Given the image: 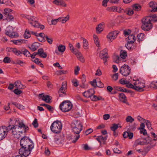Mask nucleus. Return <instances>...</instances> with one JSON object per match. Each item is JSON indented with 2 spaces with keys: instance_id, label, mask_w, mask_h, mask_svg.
Listing matches in <instances>:
<instances>
[{
  "instance_id": "obj_5",
  "label": "nucleus",
  "mask_w": 157,
  "mask_h": 157,
  "mask_svg": "<svg viewBox=\"0 0 157 157\" xmlns=\"http://www.w3.org/2000/svg\"><path fill=\"white\" fill-rule=\"evenodd\" d=\"M50 129L54 133H59L62 129L61 122L58 121H54L52 124Z\"/></svg>"
},
{
  "instance_id": "obj_45",
  "label": "nucleus",
  "mask_w": 157,
  "mask_h": 157,
  "mask_svg": "<svg viewBox=\"0 0 157 157\" xmlns=\"http://www.w3.org/2000/svg\"><path fill=\"white\" fill-rule=\"evenodd\" d=\"M22 54L26 57H29L30 56L31 54L29 51L26 49H25L24 51H22Z\"/></svg>"
},
{
  "instance_id": "obj_15",
  "label": "nucleus",
  "mask_w": 157,
  "mask_h": 157,
  "mask_svg": "<svg viewBox=\"0 0 157 157\" xmlns=\"http://www.w3.org/2000/svg\"><path fill=\"white\" fill-rule=\"evenodd\" d=\"M53 3L56 5L62 7H66L67 5L63 0H54Z\"/></svg>"
},
{
  "instance_id": "obj_16",
  "label": "nucleus",
  "mask_w": 157,
  "mask_h": 157,
  "mask_svg": "<svg viewBox=\"0 0 157 157\" xmlns=\"http://www.w3.org/2000/svg\"><path fill=\"white\" fill-rule=\"evenodd\" d=\"M14 86L19 89H24L26 88V86L23 85L20 80H17L14 82Z\"/></svg>"
},
{
  "instance_id": "obj_46",
  "label": "nucleus",
  "mask_w": 157,
  "mask_h": 157,
  "mask_svg": "<svg viewBox=\"0 0 157 157\" xmlns=\"http://www.w3.org/2000/svg\"><path fill=\"white\" fill-rule=\"evenodd\" d=\"M118 124H113L112 126L110 128L111 130L114 131L118 128Z\"/></svg>"
},
{
  "instance_id": "obj_44",
  "label": "nucleus",
  "mask_w": 157,
  "mask_h": 157,
  "mask_svg": "<svg viewBox=\"0 0 157 157\" xmlns=\"http://www.w3.org/2000/svg\"><path fill=\"white\" fill-rule=\"evenodd\" d=\"M136 124H134L133 125L131 126H128L127 127V130L128 131H133L136 129Z\"/></svg>"
},
{
  "instance_id": "obj_40",
  "label": "nucleus",
  "mask_w": 157,
  "mask_h": 157,
  "mask_svg": "<svg viewBox=\"0 0 157 157\" xmlns=\"http://www.w3.org/2000/svg\"><path fill=\"white\" fill-rule=\"evenodd\" d=\"M69 47L70 50L74 54L76 53L78 51V50L74 48L73 45L71 44H69Z\"/></svg>"
},
{
  "instance_id": "obj_41",
  "label": "nucleus",
  "mask_w": 157,
  "mask_h": 157,
  "mask_svg": "<svg viewBox=\"0 0 157 157\" xmlns=\"http://www.w3.org/2000/svg\"><path fill=\"white\" fill-rule=\"evenodd\" d=\"M83 44L84 48L85 49H87L88 48V43L86 40L85 38H83Z\"/></svg>"
},
{
  "instance_id": "obj_20",
  "label": "nucleus",
  "mask_w": 157,
  "mask_h": 157,
  "mask_svg": "<svg viewBox=\"0 0 157 157\" xmlns=\"http://www.w3.org/2000/svg\"><path fill=\"white\" fill-rule=\"evenodd\" d=\"M43 94H39V96L41 97L42 98V99L45 101L46 102L49 103L50 102V100L51 99L50 98L49 96L48 95L42 96Z\"/></svg>"
},
{
  "instance_id": "obj_23",
  "label": "nucleus",
  "mask_w": 157,
  "mask_h": 157,
  "mask_svg": "<svg viewBox=\"0 0 157 157\" xmlns=\"http://www.w3.org/2000/svg\"><path fill=\"white\" fill-rule=\"evenodd\" d=\"M12 11V10L10 9H4V12L3 13L5 14H8L9 15L11 16L12 17V18L8 19V21H13L14 19L13 16L10 13V12Z\"/></svg>"
},
{
  "instance_id": "obj_18",
  "label": "nucleus",
  "mask_w": 157,
  "mask_h": 157,
  "mask_svg": "<svg viewBox=\"0 0 157 157\" xmlns=\"http://www.w3.org/2000/svg\"><path fill=\"white\" fill-rule=\"evenodd\" d=\"M149 6L152 9L151 10V12H155L157 11V7H156L157 4L156 2H151L149 3Z\"/></svg>"
},
{
  "instance_id": "obj_13",
  "label": "nucleus",
  "mask_w": 157,
  "mask_h": 157,
  "mask_svg": "<svg viewBox=\"0 0 157 157\" xmlns=\"http://www.w3.org/2000/svg\"><path fill=\"white\" fill-rule=\"evenodd\" d=\"M94 94V90L93 89H91L83 92V95L86 98H90Z\"/></svg>"
},
{
  "instance_id": "obj_63",
  "label": "nucleus",
  "mask_w": 157,
  "mask_h": 157,
  "mask_svg": "<svg viewBox=\"0 0 157 157\" xmlns=\"http://www.w3.org/2000/svg\"><path fill=\"white\" fill-rule=\"evenodd\" d=\"M99 136L100 140L101 142V140L105 142L106 140L107 139V138L106 136L103 137L102 136Z\"/></svg>"
},
{
  "instance_id": "obj_35",
  "label": "nucleus",
  "mask_w": 157,
  "mask_h": 157,
  "mask_svg": "<svg viewBox=\"0 0 157 157\" xmlns=\"http://www.w3.org/2000/svg\"><path fill=\"white\" fill-rule=\"evenodd\" d=\"M120 57L121 58V59H123V61H125L124 60V59H125L126 57L127 56V54L126 52L124 50H122L121 51V54L120 55Z\"/></svg>"
},
{
  "instance_id": "obj_19",
  "label": "nucleus",
  "mask_w": 157,
  "mask_h": 157,
  "mask_svg": "<svg viewBox=\"0 0 157 157\" xmlns=\"http://www.w3.org/2000/svg\"><path fill=\"white\" fill-rule=\"evenodd\" d=\"M67 89V86L66 83L63 82L62 83V87L59 89L58 92L63 93L64 95H66L65 90Z\"/></svg>"
},
{
  "instance_id": "obj_37",
  "label": "nucleus",
  "mask_w": 157,
  "mask_h": 157,
  "mask_svg": "<svg viewBox=\"0 0 157 157\" xmlns=\"http://www.w3.org/2000/svg\"><path fill=\"white\" fill-rule=\"evenodd\" d=\"M150 87L151 88L153 89L154 90L157 89V82H152L150 84Z\"/></svg>"
},
{
  "instance_id": "obj_32",
  "label": "nucleus",
  "mask_w": 157,
  "mask_h": 157,
  "mask_svg": "<svg viewBox=\"0 0 157 157\" xmlns=\"http://www.w3.org/2000/svg\"><path fill=\"white\" fill-rule=\"evenodd\" d=\"M69 18V16L68 15L65 17H62L59 18V21L61 22L62 23H65L68 20Z\"/></svg>"
},
{
  "instance_id": "obj_52",
  "label": "nucleus",
  "mask_w": 157,
  "mask_h": 157,
  "mask_svg": "<svg viewBox=\"0 0 157 157\" xmlns=\"http://www.w3.org/2000/svg\"><path fill=\"white\" fill-rule=\"evenodd\" d=\"M45 37L46 38L48 42L50 44H51L52 43L53 39L51 38H49L46 35L45 36Z\"/></svg>"
},
{
  "instance_id": "obj_31",
  "label": "nucleus",
  "mask_w": 157,
  "mask_h": 157,
  "mask_svg": "<svg viewBox=\"0 0 157 157\" xmlns=\"http://www.w3.org/2000/svg\"><path fill=\"white\" fill-rule=\"evenodd\" d=\"M77 58L82 62H84V59L82 56L80 52H79L78 51L75 54Z\"/></svg>"
},
{
  "instance_id": "obj_2",
  "label": "nucleus",
  "mask_w": 157,
  "mask_h": 157,
  "mask_svg": "<svg viewBox=\"0 0 157 157\" xmlns=\"http://www.w3.org/2000/svg\"><path fill=\"white\" fill-rule=\"evenodd\" d=\"M156 16L153 15L150 17H147L143 18L142 19V24L141 28L144 31H148L151 29L152 27V25L151 23V20L153 19L155 21H157Z\"/></svg>"
},
{
  "instance_id": "obj_39",
  "label": "nucleus",
  "mask_w": 157,
  "mask_h": 157,
  "mask_svg": "<svg viewBox=\"0 0 157 157\" xmlns=\"http://www.w3.org/2000/svg\"><path fill=\"white\" fill-rule=\"evenodd\" d=\"M33 18L34 19L33 17L31 18L32 19V21L30 22V23L34 27L37 28V27L39 26V23L36 21H33Z\"/></svg>"
},
{
  "instance_id": "obj_43",
  "label": "nucleus",
  "mask_w": 157,
  "mask_h": 157,
  "mask_svg": "<svg viewBox=\"0 0 157 157\" xmlns=\"http://www.w3.org/2000/svg\"><path fill=\"white\" fill-rule=\"evenodd\" d=\"M134 120L131 116H128L127 117L126 121L127 122L132 123Z\"/></svg>"
},
{
  "instance_id": "obj_42",
  "label": "nucleus",
  "mask_w": 157,
  "mask_h": 157,
  "mask_svg": "<svg viewBox=\"0 0 157 157\" xmlns=\"http://www.w3.org/2000/svg\"><path fill=\"white\" fill-rule=\"evenodd\" d=\"M17 127H19L21 128H23L24 129L25 131L28 130L29 129L28 127V126H25L22 123H19V125Z\"/></svg>"
},
{
  "instance_id": "obj_38",
  "label": "nucleus",
  "mask_w": 157,
  "mask_h": 157,
  "mask_svg": "<svg viewBox=\"0 0 157 157\" xmlns=\"http://www.w3.org/2000/svg\"><path fill=\"white\" fill-rule=\"evenodd\" d=\"M144 33H140L138 34L137 36L138 41L139 42L142 41L144 40Z\"/></svg>"
},
{
  "instance_id": "obj_48",
  "label": "nucleus",
  "mask_w": 157,
  "mask_h": 157,
  "mask_svg": "<svg viewBox=\"0 0 157 157\" xmlns=\"http://www.w3.org/2000/svg\"><path fill=\"white\" fill-rule=\"evenodd\" d=\"M10 2L8 0H0V4H4L7 5H10Z\"/></svg>"
},
{
  "instance_id": "obj_54",
  "label": "nucleus",
  "mask_w": 157,
  "mask_h": 157,
  "mask_svg": "<svg viewBox=\"0 0 157 157\" xmlns=\"http://www.w3.org/2000/svg\"><path fill=\"white\" fill-rule=\"evenodd\" d=\"M67 71H57V75H61L62 74H65L67 73Z\"/></svg>"
},
{
  "instance_id": "obj_51",
  "label": "nucleus",
  "mask_w": 157,
  "mask_h": 157,
  "mask_svg": "<svg viewBox=\"0 0 157 157\" xmlns=\"http://www.w3.org/2000/svg\"><path fill=\"white\" fill-rule=\"evenodd\" d=\"M126 85L127 87L128 88H132L134 89V84H132L130 83L129 81H128V82H127Z\"/></svg>"
},
{
  "instance_id": "obj_12",
  "label": "nucleus",
  "mask_w": 157,
  "mask_h": 157,
  "mask_svg": "<svg viewBox=\"0 0 157 157\" xmlns=\"http://www.w3.org/2000/svg\"><path fill=\"white\" fill-rule=\"evenodd\" d=\"M107 51V49L106 48H105L100 52L99 54V57L103 59L104 61V63L105 65L107 64L106 62L107 61V59L109 58Z\"/></svg>"
},
{
  "instance_id": "obj_3",
  "label": "nucleus",
  "mask_w": 157,
  "mask_h": 157,
  "mask_svg": "<svg viewBox=\"0 0 157 157\" xmlns=\"http://www.w3.org/2000/svg\"><path fill=\"white\" fill-rule=\"evenodd\" d=\"M17 126V125H10L7 127V130L8 132L11 131L14 137L18 139L22 135V131H20L21 128Z\"/></svg>"
},
{
  "instance_id": "obj_10",
  "label": "nucleus",
  "mask_w": 157,
  "mask_h": 157,
  "mask_svg": "<svg viewBox=\"0 0 157 157\" xmlns=\"http://www.w3.org/2000/svg\"><path fill=\"white\" fill-rule=\"evenodd\" d=\"M32 150L28 147H21L19 150V154L22 157H26L30 154Z\"/></svg>"
},
{
  "instance_id": "obj_7",
  "label": "nucleus",
  "mask_w": 157,
  "mask_h": 157,
  "mask_svg": "<svg viewBox=\"0 0 157 157\" xmlns=\"http://www.w3.org/2000/svg\"><path fill=\"white\" fill-rule=\"evenodd\" d=\"M6 34L12 38H16L18 36V34L14 31V29L10 26L6 28Z\"/></svg>"
},
{
  "instance_id": "obj_60",
  "label": "nucleus",
  "mask_w": 157,
  "mask_h": 157,
  "mask_svg": "<svg viewBox=\"0 0 157 157\" xmlns=\"http://www.w3.org/2000/svg\"><path fill=\"white\" fill-rule=\"evenodd\" d=\"M118 73H115L114 74L112 78L115 81H116L118 78Z\"/></svg>"
},
{
  "instance_id": "obj_8",
  "label": "nucleus",
  "mask_w": 157,
  "mask_h": 157,
  "mask_svg": "<svg viewBox=\"0 0 157 157\" xmlns=\"http://www.w3.org/2000/svg\"><path fill=\"white\" fill-rule=\"evenodd\" d=\"M133 84L134 90L140 92L144 91V88L145 87L144 83L139 80H136L135 81Z\"/></svg>"
},
{
  "instance_id": "obj_61",
  "label": "nucleus",
  "mask_w": 157,
  "mask_h": 157,
  "mask_svg": "<svg viewBox=\"0 0 157 157\" xmlns=\"http://www.w3.org/2000/svg\"><path fill=\"white\" fill-rule=\"evenodd\" d=\"M58 21H59V18L57 19H52L51 21L52 24L56 25Z\"/></svg>"
},
{
  "instance_id": "obj_30",
  "label": "nucleus",
  "mask_w": 157,
  "mask_h": 157,
  "mask_svg": "<svg viewBox=\"0 0 157 157\" xmlns=\"http://www.w3.org/2000/svg\"><path fill=\"white\" fill-rule=\"evenodd\" d=\"M38 44L37 43H34L31 46H29V48L33 51H34L38 48Z\"/></svg>"
},
{
  "instance_id": "obj_36",
  "label": "nucleus",
  "mask_w": 157,
  "mask_h": 157,
  "mask_svg": "<svg viewBox=\"0 0 157 157\" xmlns=\"http://www.w3.org/2000/svg\"><path fill=\"white\" fill-rule=\"evenodd\" d=\"M132 7L133 10L137 11L140 10L141 9V6L137 4L134 5Z\"/></svg>"
},
{
  "instance_id": "obj_27",
  "label": "nucleus",
  "mask_w": 157,
  "mask_h": 157,
  "mask_svg": "<svg viewBox=\"0 0 157 157\" xmlns=\"http://www.w3.org/2000/svg\"><path fill=\"white\" fill-rule=\"evenodd\" d=\"M12 18L11 16L9 15L8 14H5L4 13L2 14L0 13V19L3 18L4 20H6L8 21V19Z\"/></svg>"
},
{
  "instance_id": "obj_64",
  "label": "nucleus",
  "mask_w": 157,
  "mask_h": 157,
  "mask_svg": "<svg viewBox=\"0 0 157 157\" xmlns=\"http://www.w3.org/2000/svg\"><path fill=\"white\" fill-rule=\"evenodd\" d=\"M90 99L92 101H97L98 97L96 96L93 95V96L90 98Z\"/></svg>"
},
{
  "instance_id": "obj_26",
  "label": "nucleus",
  "mask_w": 157,
  "mask_h": 157,
  "mask_svg": "<svg viewBox=\"0 0 157 157\" xmlns=\"http://www.w3.org/2000/svg\"><path fill=\"white\" fill-rule=\"evenodd\" d=\"M144 145L143 139H140L137 140L135 142L134 146L136 147L138 145Z\"/></svg>"
},
{
  "instance_id": "obj_9",
  "label": "nucleus",
  "mask_w": 157,
  "mask_h": 157,
  "mask_svg": "<svg viewBox=\"0 0 157 157\" xmlns=\"http://www.w3.org/2000/svg\"><path fill=\"white\" fill-rule=\"evenodd\" d=\"M130 72V67L128 65L125 64L121 67L120 69V73L124 76L128 75Z\"/></svg>"
},
{
  "instance_id": "obj_29",
  "label": "nucleus",
  "mask_w": 157,
  "mask_h": 157,
  "mask_svg": "<svg viewBox=\"0 0 157 157\" xmlns=\"http://www.w3.org/2000/svg\"><path fill=\"white\" fill-rule=\"evenodd\" d=\"M118 7L116 6H113L110 7H107L106 10L109 12H118L119 10H118Z\"/></svg>"
},
{
  "instance_id": "obj_58",
  "label": "nucleus",
  "mask_w": 157,
  "mask_h": 157,
  "mask_svg": "<svg viewBox=\"0 0 157 157\" xmlns=\"http://www.w3.org/2000/svg\"><path fill=\"white\" fill-rule=\"evenodd\" d=\"M72 83H73V85L75 87H77L78 85V81L76 79L73 80L72 81Z\"/></svg>"
},
{
  "instance_id": "obj_34",
  "label": "nucleus",
  "mask_w": 157,
  "mask_h": 157,
  "mask_svg": "<svg viewBox=\"0 0 157 157\" xmlns=\"http://www.w3.org/2000/svg\"><path fill=\"white\" fill-rule=\"evenodd\" d=\"M13 53L18 56H21L22 54V52H21L18 50L16 48H14Z\"/></svg>"
},
{
  "instance_id": "obj_4",
  "label": "nucleus",
  "mask_w": 157,
  "mask_h": 157,
  "mask_svg": "<svg viewBox=\"0 0 157 157\" xmlns=\"http://www.w3.org/2000/svg\"><path fill=\"white\" fill-rule=\"evenodd\" d=\"M20 144L21 147H28L32 149L34 145L31 140L26 136L21 138L20 141Z\"/></svg>"
},
{
  "instance_id": "obj_1",
  "label": "nucleus",
  "mask_w": 157,
  "mask_h": 157,
  "mask_svg": "<svg viewBox=\"0 0 157 157\" xmlns=\"http://www.w3.org/2000/svg\"><path fill=\"white\" fill-rule=\"evenodd\" d=\"M72 131L73 134L70 136V139L72 140V143H75L78 139L80 137L79 133L82 130L83 125L80 121H75L71 124Z\"/></svg>"
},
{
  "instance_id": "obj_17",
  "label": "nucleus",
  "mask_w": 157,
  "mask_h": 157,
  "mask_svg": "<svg viewBox=\"0 0 157 157\" xmlns=\"http://www.w3.org/2000/svg\"><path fill=\"white\" fill-rule=\"evenodd\" d=\"M38 54L39 56L42 58H45L47 56V55L46 52H44V50L42 48H40L38 50Z\"/></svg>"
},
{
  "instance_id": "obj_57",
  "label": "nucleus",
  "mask_w": 157,
  "mask_h": 157,
  "mask_svg": "<svg viewBox=\"0 0 157 157\" xmlns=\"http://www.w3.org/2000/svg\"><path fill=\"white\" fill-rule=\"evenodd\" d=\"M19 88H17L13 90L14 93L17 95L20 94L22 93V91L21 90H19Z\"/></svg>"
},
{
  "instance_id": "obj_55",
  "label": "nucleus",
  "mask_w": 157,
  "mask_h": 157,
  "mask_svg": "<svg viewBox=\"0 0 157 157\" xmlns=\"http://www.w3.org/2000/svg\"><path fill=\"white\" fill-rule=\"evenodd\" d=\"M32 124L33 125L35 128H37L38 126V124L37 123V120L35 119L33 121Z\"/></svg>"
},
{
  "instance_id": "obj_14",
  "label": "nucleus",
  "mask_w": 157,
  "mask_h": 157,
  "mask_svg": "<svg viewBox=\"0 0 157 157\" xmlns=\"http://www.w3.org/2000/svg\"><path fill=\"white\" fill-rule=\"evenodd\" d=\"M118 34V33L116 31L110 32L107 36L108 41L111 42L116 38Z\"/></svg>"
},
{
  "instance_id": "obj_49",
  "label": "nucleus",
  "mask_w": 157,
  "mask_h": 157,
  "mask_svg": "<svg viewBox=\"0 0 157 157\" xmlns=\"http://www.w3.org/2000/svg\"><path fill=\"white\" fill-rule=\"evenodd\" d=\"M23 40H15L13 41V43L15 44H20L23 42Z\"/></svg>"
},
{
  "instance_id": "obj_28",
  "label": "nucleus",
  "mask_w": 157,
  "mask_h": 157,
  "mask_svg": "<svg viewBox=\"0 0 157 157\" xmlns=\"http://www.w3.org/2000/svg\"><path fill=\"white\" fill-rule=\"evenodd\" d=\"M135 36L133 35H131L128 37V43L129 44H133L136 40Z\"/></svg>"
},
{
  "instance_id": "obj_21",
  "label": "nucleus",
  "mask_w": 157,
  "mask_h": 157,
  "mask_svg": "<svg viewBox=\"0 0 157 157\" xmlns=\"http://www.w3.org/2000/svg\"><path fill=\"white\" fill-rule=\"evenodd\" d=\"M104 24L103 23H101L99 24L96 27V29L97 33H100L103 30Z\"/></svg>"
},
{
  "instance_id": "obj_56",
  "label": "nucleus",
  "mask_w": 157,
  "mask_h": 157,
  "mask_svg": "<svg viewBox=\"0 0 157 157\" xmlns=\"http://www.w3.org/2000/svg\"><path fill=\"white\" fill-rule=\"evenodd\" d=\"M131 44H129L128 43V44H127L125 45V47L128 50H132L133 49V47H132V45Z\"/></svg>"
},
{
  "instance_id": "obj_33",
  "label": "nucleus",
  "mask_w": 157,
  "mask_h": 157,
  "mask_svg": "<svg viewBox=\"0 0 157 157\" xmlns=\"http://www.w3.org/2000/svg\"><path fill=\"white\" fill-rule=\"evenodd\" d=\"M54 141L55 143L58 144L61 143V137L59 135H55L54 137Z\"/></svg>"
},
{
  "instance_id": "obj_47",
  "label": "nucleus",
  "mask_w": 157,
  "mask_h": 157,
  "mask_svg": "<svg viewBox=\"0 0 157 157\" xmlns=\"http://www.w3.org/2000/svg\"><path fill=\"white\" fill-rule=\"evenodd\" d=\"M145 122L146 123V125L148 129L149 130H150L152 129V128L151 127V122L147 120H145Z\"/></svg>"
},
{
  "instance_id": "obj_22",
  "label": "nucleus",
  "mask_w": 157,
  "mask_h": 157,
  "mask_svg": "<svg viewBox=\"0 0 157 157\" xmlns=\"http://www.w3.org/2000/svg\"><path fill=\"white\" fill-rule=\"evenodd\" d=\"M113 62L117 63H119L121 62H123V59L117 55H114L113 56Z\"/></svg>"
},
{
  "instance_id": "obj_6",
  "label": "nucleus",
  "mask_w": 157,
  "mask_h": 157,
  "mask_svg": "<svg viewBox=\"0 0 157 157\" xmlns=\"http://www.w3.org/2000/svg\"><path fill=\"white\" fill-rule=\"evenodd\" d=\"M72 105L69 101H64L60 105V109L63 112H66L69 111L72 107Z\"/></svg>"
},
{
  "instance_id": "obj_24",
  "label": "nucleus",
  "mask_w": 157,
  "mask_h": 157,
  "mask_svg": "<svg viewBox=\"0 0 157 157\" xmlns=\"http://www.w3.org/2000/svg\"><path fill=\"white\" fill-rule=\"evenodd\" d=\"M65 50V47L64 46L60 45H59L58 47V50H56L55 52L57 55L59 54L58 51L61 52H63Z\"/></svg>"
},
{
  "instance_id": "obj_50",
  "label": "nucleus",
  "mask_w": 157,
  "mask_h": 157,
  "mask_svg": "<svg viewBox=\"0 0 157 157\" xmlns=\"http://www.w3.org/2000/svg\"><path fill=\"white\" fill-rule=\"evenodd\" d=\"M97 86L98 87L102 88L103 87V84L100 80H96Z\"/></svg>"
},
{
  "instance_id": "obj_11",
  "label": "nucleus",
  "mask_w": 157,
  "mask_h": 157,
  "mask_svg": "<svg viewBox=\"0 0 157 157\" xmlns=\"http://www.w3.org/2000/svg\"><path fill=\"white\" fill-rule=\"evenodd\" d=\"M8 132L7 127L5 126L0 127V141L2 140L6 137Z\"/></svg>"
},
{
  "instance_id": "obj_59",
  "label": "nucleus",
  "mask_w": 157,
  "mask_h": 157,
  "mask_svg": "<svg viewBox=\"0 0 157 157\" xmlns=\"http://www.w3.org/2000/svg\"><path fill=\"white\" fill-rule=\"evenodd\" d=\"M143 140L144 141V145L150 144L151 142V140H150L149 138H147V139H143Z\"/></svg>"
},
{
  "instance_id": "obj_53",
  "label": "nucleus",
  "mask_w": 157,
  "mask_h": 157,
  "mask_svg": "<svg viewBox=\"0 0 157 157\" xmlns=\"http://www.w3.org/2000/svg\"><path fill=\"white\" fill-rule=\"evenodd\" d=\"M11 61L10 58L8 57H5L3 60V62L5 63H10Z\"/></svg>"
},
{
  "instance_id": "obj_25",
  "label": "nucleus",
  "mask_w": 157,
  "mask_h": 157,
  "mask_svg": "<svg viewBox=\"0 0 157 157\" xmlns=\"http://www.w3.org/2000/svg\"><path fill=\"white\" fill-rule=\"evenodd\" d=\"M119 97L120 100L124 103H126L127 101L126 98L124 94L123 93H120L119 94Z\"/></svg>"
},
{
  "instance_id": "obj_62",
  "label": "nucleus",
  "mask_w": 157,
  "mask_h": 157,
  "mask_svg": "<svg viewBox=\"0 0 157 157\" xmlns=\"http://www.w3.org/2000/svg\"><path fill=\"white\" fill-rule=\"evenodd\" d=\"M45 107L50 112L52 111L53 110V107L47 104Z\"/></svg>"
}]
</instances>
